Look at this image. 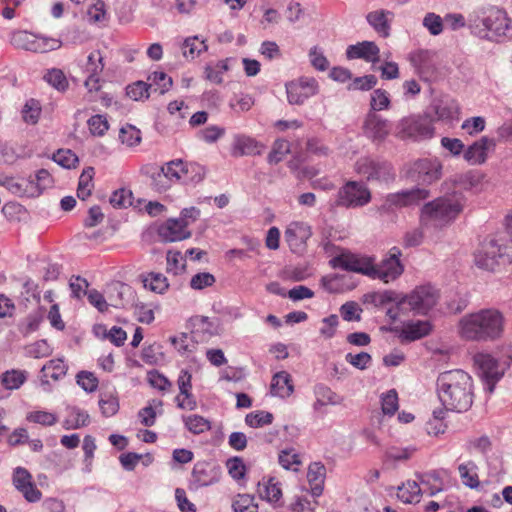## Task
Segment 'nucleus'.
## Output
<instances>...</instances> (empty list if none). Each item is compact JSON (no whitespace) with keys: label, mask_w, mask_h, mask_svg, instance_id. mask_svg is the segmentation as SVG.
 Listing matches in <instances>:
<instances>
[{"label":"nucleus","mask_w":512,"mask_h":512,"mask_svg":"<svg viewBox=\"0 0 512 512\" xmlns=\"http://www.w3.org/2000/svg\"><path fill=\"white\" fill-rule=\"evenodd\" d=\"M438 398L446 410L465 412L473 403V380L462 369L440 373L437 378Z\"/></svg>","instance_id":"f257e3e1"},{"label":"nucleus","mask_w":512,"mask_h":512,"mask_svg":"<svg viewBox=\"0 0 512 512\" xmlns=\"http://www.w3.org/2000/svg\"><path fill=\"white\" fill-rule=\"evenodd\" d=\"M459 335L466 341L493 342L504 334L505 318L493 308L463 316L458 324Z\"/></svg>","instance_id":"f03ea898"},{"label":"nucleus","mask_w":512,"mask_h":512,"mask_svg":"<svg viewBox=\"0 0 512 512\" xmlns=\"http://www.w3.org/2000/svg\"><path fill=\"white\" fill-rule=\"evenodd\" d=\"M463 207L464 198L460 193L438 197L423 205L421 221L424 224L443 227L454 221L462 212Z\"/></svg>","instance_id":"7ed1b4c3"},{"label":"nucleus","mask_w":512,"mask_h":512,"mask_svg":"<svg viewBox=\"0 0 512 512\" xmlns=\"http://www.w3.org/2000/svg\"><path fill=\"white\" fill-rule=\"evenodd\" d=\"M512 261V246L506 236L485 240L475 253V264L488 271H494L499 264Z\"/></svg>","instance_id":"20e7f679"},{"label":"nucleus","mask_w":512,"mask_h":512,"mask_svg":"<svg viewBox=\"0 0 512 512\" xmlns=\"http://www.w3.org/2000/svg\"><path fill=\"white\" fill-rule=\"evenodd\" d=\"M11 44L18 49L46 53L61 47L60 40L50 37L38 36L27 31H16L11 36Z\"/></svg>","instance_id":"39448f33"},{"label":"nucleus","mask_w":512,"mask_h":512,"mask_svg":"<svg viewBox=\"0 0 512 512\" xmlns=\"http://www.w3.org/2000/svg\"><path fill=\"white\" fill-rule=\"evenodd\" d=\"M429 197V191L424 188L402 190L388 194L383 203L378 207L381 215L394 213L397 209L417 204Z\"/></svg>","instance_id":"423d86ee"},{"label":"nucleus","mask_w":512,"mask_h":512,"mask_svg":"<svg viewBox=\"0 0 512 512\" xmlns=\"http://www.w3.org/2000/svg\"><path fill=\"white\" fill-rule=\"evenodd\" d=\"M474 365L484 381L485 390L493 393L496 383L502 378L504 369L498 360L489 353H477L473 357Z\"/></svg>","instance_id":"0eeeda50"},{"label":"nucleus","mask_w":512,"mask_h":512,"mask_svg":"<svg viewBox=\"0 0 512 512\" xmlns=\"http://www.w3.org/2000/svg\"><path fill=\"white\" fill-rule=\"evenodd\" d=\"M355 171L368 181L390 182L395 173L392 166L385 161H377L369 157L360 158L355 164Z\"/></svg>","instance_id":"6e6552de"},{"label":"nucleus","mask_w":512,"mask_h":512,"mask_svg":"<svg viewBox=\"0 0 512 512\" xmlns=\"http://www.w3.org/2000/svg\"><path fill=\"white\" fill-rule=\"evenodd\" d=\"M409 312L425 315L432 309L438 300L437 290L431 285L416 287L411 293L403 297Z\"/></svg>","instance_id":"1a4fd4ad"},{"label":"nucleus","mask_w":512,"mask_h":512,"mask_svg":"<svg viewBox=\"0 0 512 512\" xmlns=\"http://www.w3.org/2000/svg\"><path fill=\"white\" fill-rule=\"evenodd\" d=\"M399 134L409 138H430L434 133L433 119L430 114L412 115L403 118L399 124Z\"/></svg>","instance_id":"9d476101"},{"label":"nucleus","mask_w":512,"mask_h":512,"mask_svg":"<svg viewBox=\"0 0 512 512\" xmlns=\"http://www.w3.org/2000/svg\"><path fill=\"white\" fill-rule=\"evenodd\" d=\"M400 256V249L398 247H392L389 250L388 256L384 258L380 264L374 265L372 263V272H370L368 276L381 279L385 283L394 281L404 270L399 259Z\"/></svg>","instance_id":"9b49d317"},{"label":"nucleus","mask_w":512,"mask_h":512,"mask_svg":"<svg viewBox=\"0 0 512 512\" xmlns=\"http://www.w3.org/2000/svg\"><path fill=\"white\" fill-rule=\"evenodd\" d=\"M371 200L369 189L356 181L346 183L338 192L337 206L346 208L362 207Z\"/></svg>","instance_id":"f8f14e48"},{"label":"nucleus","mask_w":512,"mask_h":512,"mask_svg":"<svg viewBox=\"0 0 512 512\" xmlns=\"http://www.w3.org/2000/svg\"><path fill=\"white\" fill-rule=\"evenodd\" d=\"M442 163L437 158H424L415 161L409 169V177L422 184H431L442 176Z\"/></svg>","instance_id":"ddd939ff"},{"label":"nucleus","mask_w":512,"mask_h":512,"mask_svg":"<svg viewBox=\"0 0 512 512\" xmlns=\"http://www.w3.org/2000/svg\"><path fill=\"white\" fill-rule=\"evenodd\" d=\"M363 134L374 144L383 143L392 131V124L375 112H368L362 125Z\"/></svg>","instance_id":"4468645a"},{"label":"nucleus","mask_w":512,"mask_h":512,"mask_svg":"<svg viewBox=\"0 0 512 512\" xmlns=\"http://www.w3.org/2000/svg\"><path fill=\"white\" fill-rule=\"evenodd\" d=\"M319 91L318 82L311 77H302L286 84L287 99L290 104L301 105Z\"/></svg>","instance_id":"2eb2a0df"},{"label":"nucleus","mask_w":512,"mask_h":512,"mask_svg":"<svg viewBox=\"0 0 512 512\" xmlns=\"http://www.w3.org/2000/svg\"><path fill=\"white\" fill-rule=\"evenodd\" d=\"M191 334L196 342H208L213 336L220 333L221 327L218 319L213 320L206 316H194L190 319Z\"/></svg>","instance_id":"dca6fc26"},{"label":"nucleus","mask_w":512,"mask_h":512,"mask_svg":"<svg viewBox=\"0 0 512 512\" xmlns=\"http://www.w3.org/2000/svg\"><path fill=\"white\" fill-rule=\"evenodd\" d=\"M495 147L493 138L483 136L465 149L463 158L470 165H482L487 161L488 153L494 151Z\"/></svg>","instance_id":"f3484780"},{"label":"nucleus","mask_w":512,"mask_h":512,"mask_svg":"<svg viewBox=\"0 0 512 512\" xmlns=\"http://www.w3.org/2000/svg\"><path fill=\"white\" fill-rule=\"evenodd\" d=\"M459 105L456 100L451 97L444 96L435 98L429 107L428 114L433 113L435 115L434 121H453L458 119L459 116Z\"/></svg>","instance_id":"a211bd4d"},{"label":"nucleus","mask_w":512,"mask_h":512,"mask_svg":"<svg viewBox=\"0 0 512 512\" xmlns=\"http://www.w3.org/2000/svg\"><path fill=\"white\" fill-rule=\"evenodd\" d=\"M394 18L395 14L393 11L383 8L372 10L365 16L369 26L383 38L390 36Z\"/></svg>","instance_id":"6ab92c4d"},{"label":"nucleus","mask_w":512,"mask_h":512,"mask_svg":"<svg viewBox=\"0 0 512 512\" xmlns=\"http://www.w3.org/2000/svg\"><path fill=\"white\" fill-rule=\"evenodd\" d=\"M13 483L27 501L37 502L41 499V491L32 482V476L25 468L17 467L14 470Z\"/></svg>","instance_id":"aec40b11"},{"label":"nucleus","mask_w":512,"mask_h":512,"mask_svg":"<svg viewBox=\"0 0 512 512\" xmlns=\"http://www.w3.org/2000/svg\"><path fill=\"white\" fill-rule=\"evenodd\" d=\"M333 268L353 271L367 275L372 272V262L367 258H359L352 254H341L330 261Z\"/></svg>","instance_id":"412c9836"},{"label":"nucleus","mask_w":512,"mask_h":512,"mask_svg":"<svg viewBox=\"0 0 512 512\" xmlns=\"http://www.w3.org/2000/svg\"><path fill=\"white\" fill-rule=\"evenodd\" d=\"M508 18L501 11H496L485 17L482 21L486 30L485 37L489 40L499 41L501 37L507 36L509 31Z\"/></svg>","instance_id":"4be33fe9"},{"label":"nucleus","mask_w":512,"mask_h":512,"mask_svg":"<svg viewBox=\"0 0 512 512\" xmlns=\"http://www.w3.org/2000/svg\"><path fill=\"white\" fill-rule=\"evenodd\" d=\"M346 57L350 60L363 59L375 64L380 61V49L373 41H362L349 45L346 49Z\"/></svg>","instance_id":"5701e85b"},{"label":"nucleus","mask_w":512,"mask_h":512,"mask_svg":"<svg viewBox=\"0 0 512 512\" xmlns=\"http://www.w3.org/2000/svg\"><path fill=\"white\" fill-rule=\"evenodd\" d=\"M221 478V469L211 462H198L192 471L193 483L197 487L211 485Z\"/></svg>","instance_id":"b1692460"},{"label":"nucleus","mask_w":512,"mask_h":512,"mask_svg":"<svg viewBox=\"0 0 512 512\" xmlns=\"http://www.w3.org/2000/svg\"><path fill=\"white\" fill-rule=\"evenodd\" d=\"M188 225L189 222L184 219H169L160 226L159 235L167 242L181 241L191 235L187 229Z\"/></svg>","instance_id":"393cba45"},{"label":"nucleus","mask_w":512,"mask_h":512,"mask_svg":"<svg viewBox=\"0 0 512 512\" xmlns=\"http://www.w3.org/2000/svg\"><path fill=\"white\" fill-rule=\"evenodd\" d=\"M410 62L422 78H428L435 71V53L430 50H418L411 53Z\"/></svg>","instance_id":"a878e982"},{"label":"nucleus","mask_w":512,"mask_h":512,"mask_svg":"<svg viewBox=\"0 0 512 512\" xmlns=\"http://www.w3.org/2000/svg\"><path fill=\"white\" fill-rule=\"evenodd\" d=\"M192 375L187 370H181L177 384L179 387L180 395L176 397L178 406L182 409L193 410L196 407V402L192 397Z\"/></svg>","instance_id":"bb28decb"},{"label":"nucleus","mask_w":512,"mask_h":512,"mask_svg":"<svg viewBox=\"0 0 512 512\" xmlns=\"http://www.w3.org/2000/svg\"><path fill=\"white\" fill-rule=\"evenodd\" d=\"M263 148V144L255 139L244 135H237L234 137L231 153L236 157L244 155H259Z\"/></svg>","instance_id":"cd10ccee"},{"label":"nucleus","mask_w":512,"mask_h":512,"mask_svg":"<svg viewBox=\"0 0 512 512\" xmlns=\"http://www.w3.org/2000/svg\"><path fill=\"white\" fill-rule=\"evenodd\" d=\"M258 494L261 499L272 504H278L282 498L281 483L275 477L263 478L258 483Z\"/></svg>","instance_id":"c85d7f7f"},{"label":"nucleus","mask_w":512,"mask_h":512,"mask_svg":"<svg viewBox=\"0 0 512 512\" xmlns=\"http://www.w3.org/2000/svg\"><path fill=\"white\" fill-rule=\"evenodd\" d=\"M431 331V324L428 321H409L400 332L399 337L404 341H415L427 336Z\"/></svg>","instance_id":"c756f323"},{"label":"nucleus","mask_w":512,"mask_h":512,"mask_svg":"<svg viewBox=\"0 0 512 512\" xmlns=\"http://www.w3.org/2000/svg\"><path fill=\"white\" fill-rule=\"evenodd\" d=\"M270 391L273 396L289 397L294 391L290 374L286 371L277 372L272 378Z\"/></svg>","instance_id":"7c9ffc66"},{"label":"nucleus","mask_w":512,"mask_h":512,"mask_svg":"<svg viewBox=\"0 0 512 512\" xmlns=\"http://www.w3.org/2000/svg\"><path fill=\"white\" fill-rule=\"evenodd\" d=\"M132 288L124 283L116 282L109 286L108 299L111 306L115 308H123L132 297Z\"/></svg>","instance_id":"2f4dec72"},{"label":"nucleus","mask_w":512,"mask_h":512,"mask_svg":"<svg viewBox=\"0 0 512 512\" xmlns=\"http://www.w3.org/2000/svg\"><path fill=\"white\" fill-rule=\"evenodd\" d=\"M310 236V227L303 222H292L285 231V239L290 246L304 244Z\"/></svg>","instance_id":"473e14b6"},{"label":"nucleus","mask_w":512,"mask_h":512,"mask_svg":"<svg viewBox=\"0 0 512 512\" xmlns=\"http://www.w3.org/2000/svg\"><path fill=\"white\" fill-rule=\"evenodd\" d=\"M478 466L475 462L469 460L465 463H461L458 466V472L462 483L471 488L477 489L480 485L479 477L477 474Z\"/></svg>","instance_id":"72a5a7b5"},{"label":"nucleus","mask_w":512,"mask_h":512,"mask_svg":"<svg viewBox=\"0 0 512 512\" xmlns=\"http://www.w3.org/2000/svg\"><path fill=\"white\" fill-rule=\"evenodd\" d=\"M142 282L145 288L152 292L163 294L169 288V282L162 273L150 272L142 276Z\"/></svg>","instance_id":"f704fd0d"},{"label":"nucleus","mask_w":512,"mask_h":512,"mask_svg":"<svg viewBox=\"0 0 512 512\" xmlns=\"http://www.w3.org/2000/svg\"><path fill=\"white\" fill-rule=\"evenodd\" d=\"M68 415L63 421V427L66 430L78 429L87 426L89 423V415L87 412L77 408H68Z\"/></svg>","instance_id":"c9c22d12"},{"label":"nucleus","mask_w":512,"mask_h":512,"mask_svg":"<svg viewBox=\"0 0 512 512\" xmlns=\"http://www.w3.org/2000/svg\"><path fill=\"white\" fill-rule=\"evenodd\" d=\"M27 377L26 371L11 369L1 375V384L7 390H16L26 382Z\"/></svg>","instance_id":"e433bc0d"},{"label":"nucleus","mask_w":512,"mask_h":512,"mask_svg":"<svg viewBox=\"0 0 512 512\" xmlns=\"http://www.w3.org/2000/svg\"><path fill=\"white\" fill-rule=\"evenodd\" d=\"M421 488L416 481L408 480L398 488L397 497L406 504L418 503L420 501Z\"/></svg>","instance_id":"4c0bfd02"},{"label":"nucleus","mask_w":512,"mask_h":512,"mask_svg":"<svg viewBox=\"0 0 512 512\" xmlns=\"http://www.w3.org/2000/svg\"><path fill=\"white\" fill-rule=\"evenodd\" d=\"M192 167L193 166L191 164L188 165L187 163H184L182 160H173L167 163L162 168L166 175L171 179V181H186L188 179L187 173L189 171V168Z\"/></svg>","instance_id":"58836bf2"},{"label":"nucleus","mask_w":512,"mask_h":512,"mask_svg":"<svg viewBox=\"0 0 512 512\" xmlns=\"http://www.w3.org/2000/svg\"><path fill=\"white\" fill-rule=\"evenodd\" d=\"M147 83L150 86V91L164 94L172 86V78L163 71H155L148 76Z\"/></svg>","instance_id":"ea45409f"},{"label":"nucleus","mask_w":512,"mask_h":512,"mask_svg":"<svg viewBox=\"0 0 512 512\" xmlns=\"http://www.w3.org/2000/svg\"><path fill=\"white\" fill-rule=\"evenodd\" d=\"M229 475L242 486L246 481L247 468L242 458L233 457L226 461Z\"/></svg>","instance_id":"a19ab883"},{"label":"nucleus","mask_w":512,"mask_h":512,"mask_svg":"<svg viewBox=\"0 0 512 512\" xmlns=\"http://www.w3.org/2000/svg\"><path fill=\"white\" fill-rule=\"evenodd\" d=\"M279 464L286 470L298 471L302 461L294 448L283 449L278 455Z\"/></svg>","instance_id":"79ce46f5"},{"label":"nucleus","mask_w":512,"mask_h":512,"mask_svg":"<svg viewBox=\"0 0 512 512\" xmlns=\"http://www.w3.org/2000/svg\"><path fill=\"white\" fill-rule=\"evenodd\" d=\"M41 372L44 377L58 380L66 374L67 366L62 359H52L42 367Z\"/></svg>","instance_id":"37998d69"},{"label":"nucleus","mask_w":512,"mask_h":512,"mask_svg":"<svg viewBox=\"0 0 512 512\" xmlns=\"http://www.w3.org/2000/svg\"><path fill=\"white\" fill-rule=\"evenodd\" d=\"M183 56L187 59L193 60L196 58L202 51L207 49L205 42L200 40L198 37H189L187 38L182 46Z\"/></svg>","instance_id":"c03bdc74"},{"label":"nucleus","mask_w":512,"mask_h":512,"mask_svg":"<svg viewBox=\"0 0 512 512\" xmlns=\"http://www.w3.org/2000/svg\"><path fill=\"white\" fill-rule=\"evenodd\" d=\"M93 175L94 169L92 167H88L83 170L79 177L77 196L82 200H85L91 194V189L93 187Z\"/></svg>","instance_id":"a18cd8bd"},{"label":"nucleus","mask_w":512,"mask_h":512,"mask_svg":"<svg viewBox=\"0 0 512 512\" xmlns=\"http://www.w3.org/2000/svg\"><path fill=\"white\" fill-rule=\"evenodd\" d=\"M119 139L128 147H134L141 142V132L135 126L126 124L119 131Z\"/></svg>","instance_id":"49530a36"},{"label":"nucleus","mask_w":512,"mask_h":512,"mask_svg":"<svg viewBox=\"0 0 512 512\" xmlns=\"http://www.w3.org/2000/svg\"><path fill=\"white\" fill-rule=\"evenodd\" d=\"M274 416L267 411H254L246 415L245 423L252 428H260L270 425L273 422Z\"/></svg>","instance_id":"de8ad7c7"},{"label":"nucleus","mask_w":512,"mask_h":512,"mask_svg":"<svg viewBox=\"0 0 512 512\" xmlns=\"http://www.w3.org/2000/svg\"><path fill=\"white\" fill-rule=\"evenodd\" d=\"M167 271L178 275L185 270L186 259L180 251L169 250L166 256Z\"/></svg>","instance_id":"09e8293b"},{"label":"nucleus","mask_w":512,"mask_h":512,"mask_svg":"<svg viewBox=\"0 0 512 512\" xmlns=\"http://www.w3.org/2000/svg\"><path fill=\"white\" fill-rule=\"evenodd\" d=\"M316 398H319L328 405H339L342 403L343 398L332 389L324 384H318L314 388Z\"/></svg>","instance_id":"8fccbe9b"},{"label":"nucleus","mask_w":512,"mask_h":512,"mask_svg":"<svg viewBox=\"0 0 512 512\" xmlns=\"http://www.w3.org/2000/svg\"><path fill=\"white\" fill-rule=\"evenodd\" d=\"M371 110L369 112H377L386 110L390 107V98L386 90L376 89L371 94L370 100Z\"/></svg>","instance_id":"3c124183"},{"label":"nucleus","mask_w":512,"mask_h":512,"mask_svg":"<svg viewBox=\"0 0 512 512\" xmlns=\"http://www.w3.org/2000/svg\"><path fill=\"white\" fill-rule=\"evenodd\" d=\"M126 94L134 101L148 99L150 95V86H148L146 82L137 81L127 86Z\"/></svg>","instance_id":"603ef678"},{"label":"nucleus","mask_w":512,"mask_h":512,"mask_svg":"<svg viewBox=\"0 0 512 512\" xmlns=\"http://www.w3.org/2000/svg\"><path fill=\"white\" fill-rule=\"evenodd\" d=\"M26 354L35 359L44 358L52 354V348L46 340H38L26 347Z\"/></svg>","instance_id":"864d4df0"},{"label":"nucleus","mask_w":512,"mask_h":512,"mask_svg":"<svg viewBox=\"0 0 512 512\" xmlns=\"http://www.w3.org/2000/svg\"><path fill=\"white\" fill-rule=\"evenodd\" d=\"M339 311H340L341 317L345 321L352 322V321H360L361 320L362 308L355 301H348V302L344 303L340 307Z\"/></svg>","instance_id":"5fc2aeb1"},{"label":"nucleus","mask_w":512,"mask_h":512,"mask_svg":"<svg viewBox=\"0 0 512 512\" xmlns=\"http://www.w3.org/2000/svg\"><path fill=\"white\" fill-rule=\"evenodd\" d=\"M422 24L433 36L440 35L444 29L442 18L433 12H429L424 16Z\"/></svg>","instance_id":"6e6d98bb"},{"label":"nucleus","mask_w":512,"mask_h":512,"mask_svg":"<svg viewBox=\"0 0 512 512\" xmlns=\"http://www.w3.org/2000/svg\"><path fill=\"white\" fill-rule=\"evenodd\" d=\"M99 406L105 417L113 416L119 410L118 398L112 394H103L100 397Z\"/></svg>","instance_id":"4d7b16f0"},{"label":"nucleus","mask_w":512,"mask_h":512,"mask_svg":"<svg viewBox=\"0 0 512 512\" xmlns=\"http://www.w3.org/2000/svg\"><path fill=\"white\" fill-rule=\"evenodd\" d=\"M381 407L385 415L392 416L398 410V394L395 389L389 390L381 397Z\"/></svg>","instance_id":"13d9d810"},{"label":"nucleus","mask_w":512,"mask_h":512,"mask_svg":"<svg viewBox=\"0 0 512 512\" xmlns=\"http://www.w3.org/2000/svg\"><path fill=\"white\" fill-rule=\"evenodd\" d=\"M53 160L64 168H74L78 164V157L71 150H58L53 155Z\"/></svg>","instance_id":"bf43d9fd"},{"label":"nucleus","mask_w":512,"mask_h":512,"mask_svg":"<svg viewBox=\"0 0 512 512\" xmlns=\"http://www.w3.org/2000/svg\"><path fill=\"white\" fill-rule=\"evenodd\" d=\"M184 423L186 428L194 434H200L209 429V422L199 415L185 417Z\"/></svg>","instance_id":"052dcab7"},{"label":"nucleus","mask_w":512,"mask_h":512,"mask_svg":"<svg viewBox=\"0 0 512 512\" xmlns=\"http://www.w3.org/2000/svg\"><path fill=\"white\" fill-rule=\"evenodd\" d=\"M41 108L39 103L31 99L26 102L22 110V117L26 123L35 124L37 123L40 116Z\"/></svg>","instance_id":"680f3d73"},{"label":"nucleus","mask_w":512,"mask_h":512,"mask_svg":"<svg viewBox=\"0 0 512 512\" xmlns=\"http://www.w3.org/2000/svg\"><path fill=\"white\" fill-rule=\"evenodd\" d=\"M110 204L114 208H126L132 205V192L123 188L116 190L110 197Z\"/></svg>","instance_id":"e2e57ef3"},{"label":"nucleus","mask_w":512,"mask_h":512,"mask_svg":"<svg viewBox=\"0 0 512 512\" xmlns=\"http://www.w3.org/2000/svg\"><path fill=\"white\" fill-rule=\"evenodd\" d=\"M290 152V143L287 140H276L272 151L268 156L270 163L280 162Z\"/></svg>","instance_id":"0e129e2a"},{"label":"nucleus","mask_w":512,"mask_h":512,"mask_svg":"<svg viewBox=\"0 0 512 512\" xmlns=\"http://www.w3.org/2000/svg\"><path fill=\"white\" fill-rule=\"evenodd\" d=\"M215 281V277L211 273L201 272L192 276L190 287L193 290H203L204 288L212 286Z\"/></svg>","instance_id":"69168bd1"},{"label":"nucleus","mask_w":512,"mask_h":512,"mask_svg":"<svg viewBox=\"0 0 512 512\" xmlns=\"http://www.w3.org/2000/svg\"><path fill=\"white\" fill-rule=\"evenodd\" d=\"M44 79L54 88L59 91H64L68 87L67 79L64 73L59 69L50 70Z\"/></svg>","instance_id":"338daca9"},{"label":"nucleus","mask_w":512,"mask_h":512,"mask_svg":"<svg viewBox=\"0 0 512 512\" xmlns=\"http://www.w3.org/2000/svg\"><path fill=\"white\" fill-rule=\"evenodd\" d=\"M234 512H257L258 506L250 495H239L232 504Z\"/></svg>","instance_id":"774afa93"}]
</instances>
